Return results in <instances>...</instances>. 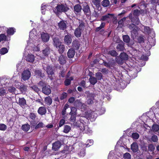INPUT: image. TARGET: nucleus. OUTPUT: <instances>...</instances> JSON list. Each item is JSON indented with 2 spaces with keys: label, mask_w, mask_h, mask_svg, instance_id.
<instances>
[{
  "label": "nucleus",
  "mask_w": 159,
  "mask_h": 159,
  "mask_svg": "<svg viewBox=\"0 0 159 159\" xmlns=\"http://www.w3.org/2000/svg\"><path fill=\"white\" fill-rule=\"evenodd\" d=\"M71 111L70 113V114L71 115H75L76 111V109L75 107H72L71 109Z\"/></svg>",
  "instance_id": "obj_39"
},
{
  "label": "nucleus",
  "mask_w": 159,
  "mask_h": 159,
  "mask_svg": "<svg viewBox=\"0 0 159 159\" xmlns=\"http://www.w3.org/2000/svg\"><path fill=\"white\" fill-rule=\"evenodd\" d=\"M123 41L125 43H128L130 41L129 37L127 35H124L123 36Z\"/></svg>",
  "instance_id": "obj_35"
},
{
  "label": "nucleus",
  "mask_w": 159,
  "mask_h": 159,
  "mask_svg": "<svg viewBox=\"0 0 159 159\" xmlns=\"http://www.w3.org/2000/svg\"><path fill=\"white\" fill-rule=\"evenodd\" d=\"M53 45L54 46L57 48L58 46H59L61 44V42L59 41V39L58 37H55L53 39Z\"/></svg>",
  "instance_id": "obj_12"
},
{
  "label": "nucleus",
  "mask_w": 159,
  "mask_h": 159,
  "mask_svg": "<svg viewBox=\"0 0 159 159\" xmlns=\"http://www.w3.org/2000/svg\"><path fill=\"white\" fill-rule=\"evenodd\" d=\"M15 32V29L14 28H10L7 30V33L9 35H13Z\"/></svg>",
  "instance_id": "obj_28"
},
{
  "label": "nucleus",
  "mask_w": 159,
  "mask_h": 159,
  "mask_svg": "<svg viewBox=\"0 0 159 159\" xmlns=\"http://www.w3.org/2000/svg\"><path fill=\"white\" fill-rule=\"evenodd\" d=\"M93 141L92 139L88 140L86 143V145L87 147H89L93 145Z\"/></svg>",
  "instance_id": "obj_42"
},
{
  "label": "nucleus",
  "mask_w": 159,
  "mask_h": 159,
  "mask_svg": "<svg viewBox=\"0 0 159 159\" xmlns=\"http://www.w3.org/2000/svg\"><path fill=\"white\" fill-rule=\"evenodd\" d=\"M30 117L32 120H34L36 117L35 114L33 113H31L30 114Z\"/></svg>",
  "instance_id": "obj_57"
},
{
  "label": "nucleus",
  "mask_w": 159,
  "mask_h": 159,
  "mask_svg": "<svg viewBox=\"0 0 159 159\" xmlns=\"http://www.w3.org/2000/svg\"><path fill=\"white\" fill-rule=\"evenodd\" d=\"M155 147L152 144H150L148 146V150L151 151H153L155 149Z\"/></svg>",
  "instance_id": "obj_51"
},
{
  "label": "nucleus",
  "mask_w": 159,
  "mask_h": 159,
  "mask_svg": "<svg viewBox=\"0 0 159 159\" xmlns=\"http://www.w3.org/2000/svg\"><path fill=\"white\" fill-rule=\"evenodd\" d=\"M67 96V94L66 93H64L62 94L60 97V99L61 100H62L66 98Z\"/></svg>",
  "instance_id": "obj_55"
},
{
  "label": "nucleus",
  "mask_w": 159,
  "mask_h": 159,
  "mask_svg": "<svg viewBox=\"0 0 159 159\" xmlns=\"http://www.w3.org/2000/svg\"><path fill=\"white\" fill-rule=\"evenodd\" d=\"M65 121L64 119L61 120L59 123V126L61 127L65 123Z\"/></svg>",
  "instance_id": "obj_64"
},
{
  "label": "nucleus",
  "mask_w": 159,
  "mask_h": 159,
  "mask_svg": "<svg viewBox=\"0 0 159 159\" xmlns=\"http://www.w3.org/2000/svg\"><path fill=\"white\" fill-rule=\"evenodd\" d=\"M131 148L134 152H137L139 149V146L136 143H134L131 145Z\"/></svg>",
  "instance_id": "obj_14"
},
{
  "label": "nucleus",
  "mask_w": 159,
  "mask_h": 159,
  "mask_svg": "<svg viewBox=\"0 0 159 159\" xmlns=\"http://www.w3.org/2000/svg\"><path fill=\"white\" fill-rule=\"evenodd\" d=\"M121 59L122 60H126L128 59V55L125 53H121L120 55Z\"/></svg>",
  "instance_id": "obj_24"
},
{
  "label": "nucleus",
  "mask_w": 159,
  "mask_h": 159,
  "mask_svg": "<svg viewBox=\"0 0 159 159\" xmlns=\"http://www.w3.org/2000/svg\"><path fill=\"white\" fill-rule=\"evenodd\" d=\"M75 54V50L72 49H70L67 52L68 57L69 58H72L74 57Z\"/></svg>",
  "instance_id": "obj_18"
},
{
  "label": "nucleus",
  "mask_w": 159,
  "mask_h": 159,
  "mask_svg": "<svg viewBox=\"0 0 159 159\" xmlns=\"http://www.w3.org/2000/svg\"><path fill=\"white\" fill-rule=\"evenodd\" d=\"M6 36L4 34H2L0 35V42L3 40H5L6 39Z\"/></svg>",
  "instance_id": "obj_53"
},
{
  "label": "nucleus",
  "mask_w": 159,
  "mask_h": 159,
  "mask_svg": "<svg viewBox=\"0 0 159 159\" xmlns=\"http://www.w3.org/2000/svg\"><path fill=\"white\" fill-rule=\"evenodd\" d=\"M73 78L72 77H70L69 79H67L65 81V85L66 86L69 85L70 83V81L72 80Z\"/></svg>",
  "instance_id": "obj_36"
},
{
  "label": "nucleus",
  "mask_w": 159,
  "mask_h": 159,
  "mask_svg": "<svg viewBox=\"0 0 159 159\" xmlns=\"http://www.w3.org/2000/svg\"><path fill=\"white\" fill-rule=\"evenodd\" d=\"M71 129V128L70 126L68 125H66L64 127V129L63 130V132L66 133H68Z\"/></svg>",
  "instance_id": "obj_33"
},
{
  "label": "nucleus",
  "mask_w": 159,
  "mask_h": 159,
  "mask_svg": "<svg viewBox=\"0 0 159 159\" xmlns=\"http://www.w3.org/2000/svg\"><path fill=\"white\" fill-rule=\"evenodd\" d=\"M102 4L103 6L106 7L108 6L110 4V2L108 0H103Z\"/></svg>",
  "instance_id": "obj_32"
},
{
  "label": "nucleus",
  "mask_w": 159,
  "mask_h": 159,
  "mask_svg": "<svg viewBox=\"0 0 159 159\" xmlns=\"http://www.w3.org/2000/svg\"><path fill=\"white\" fill-rule=\"evenodd\" d=\"M8 52V50L6 48H3L0 50V53L1 54L4 55L7 53Z\"/></svg>",
  "instance_id": "obj_38"
},
{
  "label": "nucleus",
  "mask_w": 159,
  "mask_h": 159,
  "mask_svg": "<svg viewBox=\"0 0 159 159\" xmlns=\"http://www.w3.org/2000/svg\"><path fill=\"white\" fill-rule=\"evenodd\" d=\"M43 68L45 70H46L50 79L52 80L53 78L50 76V75L52 76L54 73L52 68L49 66H43Z\"/></svg>",
  "instance_id": "obj_6"
},
{
  "label": "nucleus",
  "mask_w": 159,
  "mask_h": 159,
  "mask_svg": "<svg viewBox=\"0 0 159 159\" xmlns=\"http://www.w3.org/2000/svg\"><path fill=\"white\" fill-rule=\"evenodd\" d=\"M139 137V134L136 133H133L132 134V137L134 139H137Z\"/></svg>",
  "instance_id": "obj_52"
},
{
  "label": "nucleus",
  "mask_w": 159,
  "mask_h": 159,
  "mask_svg": "<svg viewBox=\"0 0 159 159\" xmlns=\"http://www.w3.org/2000/svg\"><path fill=\"white\" fill-rule=\"evenodd\" d=\"M116 48L119 51H122L124 49V47L122 44H118L116 46Z\"/></svg>",
  "instance_id": "obj_40"
},
{
  "label": "nucleus",
  "mask_w": 159,
  "mask_h": 159,
  "mask_svg": "<svg viewBox=\"0 0 159 159\" xmlns=\"http://www.w3.org/2000/svg\"><path fill=\"white\" fill-rule=\"evenodd\" d=\"M26 59L28 61L33 62L34 60V56L32 54H28L26 57Z\"/></svg>",
  "instance_id": "obj_13"
},
{
  "label": "nucleus",
  "mask_w": 159,
  "mask_h": 159,
  "mask_svg": "<svg viewBox=\"0 0 159 159\" xmlns=\"http://www.w3.org/2000/svg\"><path fill=\"white\" fill-rule=\"evenodd\" d=\"M74 9L75 13H78L81 11L82 7L80 5L77 4L74 6Z\"/></svg>",
  "instance_id": "obj_20"
},
{
  "label": "nucleus",
  "mask_w": 159,
  "mask_h": 159,
  "mask_svg": "<svg viewBox=\"0 0 159 159\" xmlns=\"http://www.w3.org/2000/svg\"><path fill=\"white\" fill-rule=\"evenodd\" d=\"M58 26L59 28L62 30H65L66 27V23L63 21H61L58 23Z\"/></svg>",
  "instance_id": "obj_16"
},
{
  "label": "nucleus",
  "mask_w": 159,
  "mask_h": 159,
  "mask_svg": "<svg viewBox=\"0 0 159 159\" xmlns=\"http://www.w3.org/2000/svg\"><path fill=\"white\" fill-rule=\"evenodd\" d=\"M61 143L60 141H57L53 143L52 149L53 150L56 151L57 150L60 148Z\"/></svg>",
  "instance_id": "obj_7"
},
{
  "label": "nucleus",
  "mask_w": 159,
  "mask_h": 159,
  "mask_svg": "<svg viewBox=\"0 0 159 159\" xmlns=\"http://www.w3.org/2000/svg\"><path fill=\"white\" fill-rule=\"evenodd\" d=\"M39 85L43 87L45 86L46 85V84L45 83L42 81H40L39 82Z\"/></svg>",
  "instance_id": "obj_63"
},
{
  "label": "nucleus",
  "mask_w": 159,
  "mask_h": 159,
  "mask_svg": "<svg viewBox=\"0 0 159 159\" xmlns=\"http://www.w3.org/2000/svg\"><path fill=\"white\" fill-rule=\"evenodd\" d=\"M7 128L6 126L3 124H0V130H5Z\"/></svg>",
  "instance_id": "obj_54"
},
{
  "label": "nucleus",
  "mask_w": 159,
  "mask_h": 159,
  "mask_svg": "<svg viewBox=\"0 0 159 159\" xmlns=\"http://www.w3.org/2000/svg\"><path fill=\"white\" fill-rule=\"evenodd\" d=\"M142 29L143 28L144 32L145 33H148L150 31V28L149 27L144 26H143L142 27Z\"/></svg>",
  "instance_id": "obj_43"
},
{
  "label": "nucleus",
  "mask_w": 159,
  "mask_h": 159,
  "mask_svg": "<svg viewBox=\"0 0 159 159\" xmlns=\"http://www.w3.org/2000/svg\"><path fill=\"white\" fill-rule=\"evenodd\" d=\"M95 95L93 93H89L87 96L88 99L87 103L89 104H92L93 103V100Z\"/></svg>",
  "instance_id": "obj_8"
},
{
  "label": "nucleus",
  "mask_w": 159,
  "mask_h": 159,
  "mask_svg": "<svg viewBox=\"0 0 159 159\" xmlns=\"http://www.w3.org/2000/svg\"><path fill=\"white\" fill-rule=\"evenodd\" d=\"M42 40L44 42H47L49 39V35L47 33H43L41 34Z\"/></svg>",
  "instance_id": "obj_9"
},
{
  "label": "nucleus",
  "mask_w": 159,
  "mask_h": 159,
  "mask_svg": "<svg viewBox=\"0 0 159 159\" xmlns=\"http://www.w3.org/2000/svg\"><path fill=\"white\" fill-rule=\"evenodd\" d=\"M152 140L154 142H157L158 140V138L157 136L156 135H154L152 136Z\"/></svg>",
  "instance_id": "obj_58"
},
{
  "label": "nucleus",
  "mask_w": 159,
  "mask_h": 159,
  "mask_svg": "<svg viewBox=\"0 0 159 159\" xmlns=\"http://www.w3.org/2000/svg\"><path fill=\"white\" fill-rule=\"evenodd\" d=\"M109 54L114 57H116L117 55V53L114 50L110 51L109 52Z\"/></svg>",
  "instance_id": "obj_45"
},
{
  "label": "nucleus",
  "mask_w": 159,
  "mask_h": 159,
  "mask_svg": "<svg viewBox=\"0 0 159 159\" xmlns=\"http://www.w3.org/2000/svg\"><path fill=\"white\" fill-rule=\"evenodd\" d=\"M35 75L37 76H40L42 78L44 76V74L42 73L41 71L40 70H35Z\"/></svg>",
  "instance_id": "obj_31"
},
{
  "label": "nucleus",
  "mask_w": 159,
  "mask_h": 159,
  "mask_svg": "<svg viewBox=\"0 0 159 159\" xmlns=\"http://www.w3.org/2000/svg\"><path fill=\"white\" fill-rule=\"evenodd\" d=\"M42 92L44 94L48 95L51 93V90L49 86H45L43 87Z\"/></svg>",
  "instance_id": "obj_10"
},
{
  "label": "nucleus",
  "mask_w": 159,
  "mask_h": 159,
  "mask_svg": "<svg viewBox=\"0 0 159 159\" xmlns=\"http://www.w3.org/2000/svg\"><path fill=\"white\" fill-rule=\"evenodd\" d=\"M44 124L42 122L39 123L35 127V129H37L40 127H44Z\"/></svg>",
  "instance_id": "obj_49"
},
{
  "label": "nucleus",
  "mask_w": 159,
  "mask_h": 159,
  "mask_svg": "<svg viewBox=\"0 0 159 159\" xmlns=\"http://www.w3.org/2000/svg\"><path fill=\"white\" fill-rule=\"evenodd\" d=\"M113 16L112 14H108L105 16H103L101 18L100 20L103 21H106L108 20L110 17H111Z\"/></svg>",
  "instance_id": "obj_19"
},
{
  "label": "nucleus",
  "mask_w": 159,
  "mask_h": 159,
  "mask_svg": "<svg viewBox=\"0 0 159 159\" xmlns=\"http://www.w3.org/2000/svg\"><path fill=\"white\" fill-rule=\"evenodd\" d=\"M152 129L153 131H157L159 129V126L157 125H154L152 126Z\"/></svg>",
  "instance_id": "obj_41"
},
{
  "label": "nucleus",
  "mask_w": 159,
  "mask_h": 159,
  "mask_svg": "<svg viewBox=\"0 0 159 159\" xmlns=\"http://www.w3.org/2000/svg\"><path fill=\"white\" fill-rule=\"evenodd\" d=\"M58 49L59 52L60 53H63L65 50V46L63 44H61L58 46L57 48Z\"/></svg>",
  "instance_id": "obj_29"
},
{
  "label": "nucleus",
  "mask_w": 159,
  "mask_h": 159,
  "mask_svg": "<svg viewBox=\"0 0 159 159\" xmlns=\"http://www.w3.org/2000/svg\"><path fill=\"white\" fill-rule=\"evenodd\" d=\"M71 115L70 121L73 122L72 125H73L79 127L80 130L84 132V133L87 134H91L92 133V130L87 126L86 125V122H85V118L84 116H80L79 120L75 122V115Z\"/></svg>",
  "instance_id": "obj_1"
},
{
  "label": "nucleus",
  "mask_w": 159,
  "mask_h": 159,
  "mask_svg": "<svg viewBox=\"0 0 159 159\" xmlns=\"http://www.w3.org/2000/svg\"><path fill=\"white\" fill-rule=\"evenodd\" d=\"M92 2L96 7H98L100 5V1L99 0H92Z\"/></svg>",
  "instance_id": "obj_46"
},
{
  "label": "nucleus",
  "mask_w": 159,
  "mask_h": 159,
  "mask_svg": "<svg viewBox=\"0 0 159 159\" xmlns=\"http://www.w3.org/2000/svg\"><path fill=\"white\" fill-rule=\"evenodd\" d=\"M105 25V23H102L99 27H98L96 28V31H99L102 28L104 27Z\"/></svg>",
  "instance_id": "obj_48"
},
{
  "label": "nucleus",
  "mask_w": 159,
  "mask_h": 159,
  "mask_svg": "<svg viewBox=\"0 0 159 159\" xmlns=\"http://www.w3.org/2000/svg\"><path fill=\"white\" fill-rule=\"evenodd\" d=\"M49 6L48 5L45 4L44 3L42 5L41 7V10L42 11V13L43 14H45V9H49Z\"/></svg>",
  "instance_id": "obj_22"
},
{
  "label": "nucleus",
  "mask_w": 159,
  "mask_h": 159,
  "mask_svg": "<svg viewBox=\"0 0 159 159\" xmlns=\"http://www.w3.org/2000/svg\"><path fill=\"white\" fill-rule=\"evenodd\" d=\"M81 30L80 27L77 28L75 31V36L77 37H80L81 34Z\"/></svg>",
  "instance_id": "obj_23"
},
{
  "label": "nucleus",
  "mask_w": 159,
  "mask_h": 159,
  "mask_svg": "<svg viewBox=\"0 0 159 159\" xmlns=\"http://www.w3.org/2000/svg\"><path fill=\"white\" fill-rule=\"evenodd\" d=\"M95 76L96 77V79L98 80H101L102 77V74L100 72L97 73L96 74Z\"/></svg>",
  "instance_id": "obj_37"
},
{
  "label": "nucleus",
  "mask_w": 159,
  "mask_h": 159,
  "mask_svg": "<svg viewBox=\"0 0 159 159\" xmlns=\"http://www.w3.org/2000/svg\"><path fill=\"white\" fill-rule=\"evenodd\" d=\"M16 89L15 88L13 87H10L8 88V90L11 93H15L16 91Z\"/></svg>",
  "instance_id": "obj_56"
},
{
  "label": "nucleus",
  "mask_w": 159,
  "mask_h": 159,
  "mask_svg": "<svg viewBox=\"0 0 159 159\" xmlns=\"http://www.w3.org/2000/svg\"><path fill=\"white\" fill-rule=\"evenodd\" d=\"M140 12L138 10H135L134 11L133 14L134 15L136 16L139 15Z\"/></svg>",
  "instance_id": "obj_59"
},
{
  "label": "nucleus",
  "mask_w": 159,
  "mask_h": 159,
  "mask_svg": "<svg viewBox=\"0 0 159 159\" xmlns=\"http://www.w3.org/2000/svg\"><path fill=\"white\" fill-rule=\"evenodd\" d=\"M6 90L3 88L0 89V96H2L5 95L6 93Z\"/></svg>",
  "instance_id": "obj_47"
},
{
  "label": "nucleus",
  "mask_w": 159,
  "mask_h": 159,
  "mask_svg": "<svg viewBox=\"0 0 159 159\" xmlns=\"http://www.w3.org/2000/svg\"><path fill=\"white\" fill-rule=\"evenodd\" d=\"M21 78L24 80H28L31 76L30 71L28 70H24L22 74Z\"/></svg>",
  "instance_id": "obj_5"
},
{
  "label": "nucleus",
  "mask_w": 159,
  "mask_h": 159,
  "mask_svg": "<svg viewBox=\"0 0 159 159\" xmlns=\"http://www.w3.org/2000/svg\"><path fill=\"white\" fill-rule=\"evenodd\" d=\"M66 57L62 55H61L59 57L58 61L61 65L64 64L66 62Z\"/></svg>",
  "instance_id": "obj_15"
},
{
  "label": "nucleus",
  "mask_w": 159,
  "mask_h": 159,
  "mask_svg": "<svg viewBox=\"0 0 159 159\" xmlns=\"http://www.w3.org/2000/svg\"><path fill=\"white\" fill-rule=\"evenodd\" d=\"M44 102L47 105L49 106L51 105L52 103V99L50 97L48 96L45 98Z\"/></svg>",
  "instance_id": "obj_21"
},
{
  "label": "nucleus",
  "mask_w": 159,
  "mask_h": 159,
  "mask_svg": "<svg viewBox=\"0 0 159 159\" xmlns=\"http://www.w3.org/2000/svg\"><path fill=\"white\" fill-rule=\"evenodd\" d=\"M83 10L85 14L89 13L90 11V9L89 6L86 5L83 7Z\"/></svg>",
  "instance_id": "obj_34"
},
{
  "label": "nucleus",
  "mask_w": 159,
  "mask_h": 159,
  "mask_svg": "<svg viewBox=\"0 0 159 159\" xmlns=\"http://www.w3.org/2000/svg\"><path fill=\"white\" fill-rule=\"evenodd\" d=\"M65 43L67 45H69L72 42V39L70 35H67L64 38Z\"/></svg>",
  "instance_id": "obj_11"
},
{
  "label": "nucleus",
  "mask_w": 159,
  "mask_h": 159,
  "mask_svg": "<svg viewBox=\"0 0 159 159\" xmlns=\"http://www.w3.org/2000/svg\"><path fill=\"white\" fill-rule=\"evenodd\" d=\"M18 102L21 106H24L26 104V101L24 98H20Z\"/></svg>",
  "instance_id": "obj_26"
},
{
  "label": "nucleus",
  "mask_w": 159,
  "mask_h": 159,
  "mask_svg": "<svg viewBox=\"0 0 159 159\" xmlns=\"http://www.w3.org/2000/svg\"><path fill=\"white\" fill-rule=\"evenodd\" d=\"M125 18H123L119 21L118 23L119 27H122L123 22L125 20Z\"/></svg>",
  "instance_id": "obj_44"
},
{
  "label": "nucleus",
  "mask_w": 159,
  "mask_h": 159,
  "mask_svg": "<svg viewBox=\"0 0 159 159\" xmlns=\"http://www.w3.org/2000/svg\"><path fill=\"white\" fill-rule=\"evenodd\" d=\"M131 155L129 153H126L124 155V158L125 159H130L131 158Z\"/></svg>",
  "instance_id": "obj_50"
},
{
  "label": "nucleus",
  "mask_w": 159,
  "mask_h": 159,
  "mask_svg": "<svg viewBox=\"0 0 159 159\" xmlns=\"http://www.w3.org/2000/svg\"><path fill=\"white\" fill-rule=\"evenodd\" d=\"M72 43L73 47H75L76 49L79 48V45L77 42L76 41H73Z\"/></svg>",
  "instance_id": "obj_61"
},
{
  "label": "nucleus",
  "mask_w": 159,
  "mask_h": 159,
  "mask_svg": "<svg viewBox=\"0 0 159 159\" xmlns=\"http://www.w3.org/2000/svg\"><path fill=\"white\" fill-rule=\"evenodd\" d=\"M97 116V114L94 111L87 112L86 113L85 116L84 117L85 118V121L88 119L92 120L93 121L95 119Z\"/></svg>",
  "instance_id": "obj_4"
},
{
  "label": "nucleus",
  "mask_w": 159,
  "mask_h": 159,
  "mask_svg": "<svg viewBox=\"0 0 159 159\" xmlns=\"http://www.w3.org/2000/svg\"><path fill=\"white\" fill-rule=\"evenodd\" d=\"M135 25L133 24L130 25L129 26V28L133 31L134 30V29H135Z\"/></svg>",
  "instance_id": "obj_62"
},
{
  "label": "nucleus",
  "mask_w": 159,
  "mask_h": 159,
  "mask_svg": "<svg viewBox=\"0 0 159 159\" xmlns=\"http://www.w3.org/2000/svg\"><path fill=\"white\" fill-rule=\"evenodd\" d=\"M89 80L90 83L93 84L94 85L97 82V80L94 77L91 76L89 79Z\"/></svg>",
  "instance_id": "obj_27"
},
{
  "label": "nucleus",
  "mask_w": 159,
  "mask_h": 159,
  "mask_svg": "<svg viewBox=\"0 0 159 159\" xmlns=\"http://www.w3.org/2000/svg\"><path fill=\"white\" fill-rule=\"evenodd\" d=\"M22 130L25 131H28L30 128V126L28 124L24 125L22 126Z\"/></svg>",
  "instance_id": "obj_25"
},
{
  "label": "nucleus",
  "mask_w": 159,
  "mask_h": 159,
  "mask_svg": "<svg viewBox=\"0 0 159 159\" xmlns=\"http://www.w3.org/2000/svg\"><path fill=\"white\" fill-rule=\"evenodd\" d=\"M69 9V8L66 5L61 4L57 5L53 11L57 15H58L62 12H66Z\"/></svg>",
  "instance_id": "obj_3"
},
{
  "label": "nucleus",
  "mask_w": 159,
  "mask_h": 159,
  "mask_svg": "<svg viewBox=\"0 0 159 159\" xmlns=\"http://www.w3.org/2000/svg\"><path fill=\"white\" fill-rule=\"evenodd\" d=\"M50 52V48L49 47L46 48L43 51V53L45 56H48Z\"/></svg>",
  "instance_id": "obj_30"
},
{
  "label": "nucleus",
  "mask_w": 159,
  "mask_h": 159,
  "mask_svg": "<svg viewBox=\"0 0 159 159\" xmlns=\"http://www.w3.org/2000/svg\"><path fill=\"white\" fill-rule=\"evenodd\" d=\"M29 39L27 43L28 45L32 48H33L34 51H38L39 48L36 46L38 45L37 41L36 40L38 37L36 35V31L35 29H33L30 33Z\"/></svg>",
  "instance_id": "obj_2"
},
{
  "label": "nucleus",
  "mask_w": 159,
  "mask_h": 159,
  "mask_svg": "<svg viewBox=\"0 0 159 159\" xmlns=\"http://www.w3.org/2000/svg\"><path fill=\"white\" fill-rule=\"evenodd\" d=\"M38 111L39 114L42 115L45 114L46 113L47 111L44 107H41L39 108Z\"/></svg>",
  "instance_id": "obj_17"
},
{
  "label": "nucleus",
  "mask_w": 159,
  "mask_h": 159,
  "mask_svg": "<svg viewBox=\"0 0 159 159\" xmlns=\"http://www.w3.org/2000/svg\"><path fill=\"white\" fill-rule=\"evenodd\" d=\"M31 88L34 90L36 92H38L39 90V89L36 86L34 85Z\"/></svg>",
  "instance_id": "obj_60"
}]
</instances>
